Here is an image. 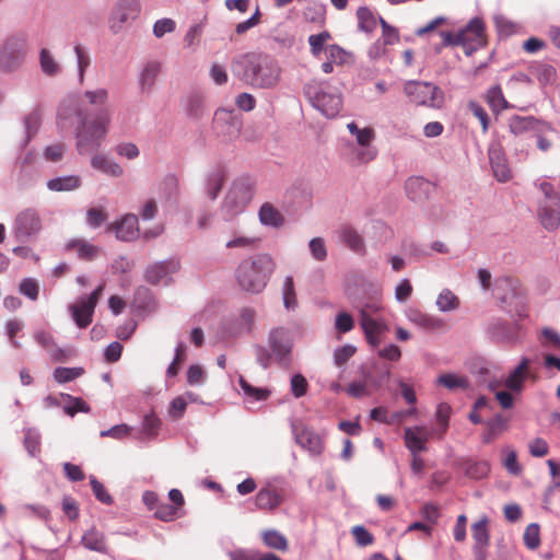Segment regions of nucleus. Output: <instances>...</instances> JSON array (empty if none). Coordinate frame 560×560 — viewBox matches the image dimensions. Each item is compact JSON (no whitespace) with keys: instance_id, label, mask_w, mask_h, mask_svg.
<instances>
[{"instance_id":"obj_36","label":"nucleus","mask_w":560,"mask_h":560,"mask_svg":"<svg viewBox=\"0 0 560 560\" xmlns=\"http://www.w3.org/2000/svg\"><path fill=\"white\" fill-rule=\"evenodd\" d=\"M73 51L77 59L78 80L82 84L85 78V71L91 65V57L86 47L80 43H75Z\"/></svg>"},{"instance_id":"obj_59","label":"nucleus","mask_w":560,"mask_h":560,"mask_svg":"<svg viewBox=\"0 0 560 560\" xmlns=\"http://www.w3.org/2000/svg\"><path fill=\"white\" fill-rule=\"evenodd\" d=\"M360 326L364 335L383 334L386 330V325L374 317L360 318Z\"/></svg>"},{"instance_id":"obj_14","label":"nucleus","mask_w":560,"mask_h":560,"mask_svg":"<svg viewBox=\"0 0 560 560\" xmlns=\"http://www.w3.org/2000/svg\"><path fill=\"white\" fill-rule=\"evenodd\" d=\"M179 268V260L168 258L150 265L145 270L144 277L150 284H167L171 280V275L177 272Z\"/></svg>"},{"instance_id":"obj_26","label":"nucleus","mask_w":560,"mask_h":560,"mask_svg":"<svg viewBox=\"0 0 560 560\" xmlns=\"http://www.w3.org/2000/svg\"><path fill=\"white\" fill-rule=\"evenodd\" d=\"M530 364V360L526 357H523L518 363V365L509 374L505 380V386L515 393H520L524 388V380L528 374V366Z\"/></svg>"},{"instance_id":"obj_53","label":"nucleus","mask_w":560,"mask_h":560,"mask_svg":"<svg viewBox=\"0 0 560 560\" xmlns=\"http://www.w3.org/2000/svg\"><path fill=\"white\" fill-rule=\"evenodd\" d=\"M370 382L363 376V381H353L351 382L347 388L346 393L353 398L360 399L363 397H368L371 395Z\"/></svg>"},{"instance_id":"obj_45","label":"nucleus","mask_w":560,"mask_h":560,"mask_svg":"<svg viewBox=\"0 0 560 560\" xmlns=\"http://www.w3.org/2000/svg\"><path fill=\"white\" fill-rule=\"evenodd\" d=\"M264 544L272 549L284 551L288 549L287 538L276 529H268L262 533Z\"/></svg>"},{"instance_id":"obj_1","label":"nucleus","mask_w":560,"mask_h":560,"mask_svg":"<svg viewBox=\"0 0 560 560\" xmlns=\"http://www.w3.org/2000/svg\"><path fill=\"white\" fill-rule=\"evenodd\" d=\"M233 73L254 89H272L279 80L281 69L275 57L265 52H247L232 63Z\"/></svg>"},{"instance_id":"obj_35","label":"nucleus","mask_w":560,"mask_h":560,"mask_svg":"<svg viewBox=\"0 0 560 560\" xmlns=\"http://www.w3.org/2000/svg\"><path fill=\"white\" fill-rule=\"evenodd\" d=\"M489 518L483 515L471 525V534L475 540L474 546H489L490 544V533L488 529Z\"/></svg>"},{"instance_id":"obj_2","label":"nucleus","mask_w":560,"mask_h":560,"mask_svg":"<svg viewBox=\"0 0 560 560\" xmlns=\"http://www.w3.org/2000/svg\"><path fill=\"white\" fill-rule=\"evenodd\" d=\"M276 262L271 255L257 253L243 259L235 269V279L242 291L258 294L265 290Z\"/></svg>"},{"instance_id":"obj_25","label":"nucleus","mask_w":560,"mask_h":560,"mask_svg":"<svg viewBox=\"0 0 560 560\" xmlns=\"http://www.w3.org/2000/svg\"><path fill=\"white\" fill-rule=\"evenodd\" d=\"M405 189L410 200L422 201L428 198L431 190V183L423 177L413 176L406 180Z\"/></svg>"},{"instance_id":"obj_24","label":"nucleus","mask_w":560,"mask_h":560,"mask_svg":"<svg viewBox=\"0 0 560 560\" xmlns=\"http://www.w3.org/2000/svg\"><path fill=\"white\" fill-rule=\"evenodd\" d=\"M34 338L38 345H40L43 348L49 351L50 357L54 361L63 362L68 359L69 351L57 347L54 337L50 332L39 330L35 332Z\"/></svg>"},{"instance_id":"obj_12","label":"nucleus","mask_w":560,"mask_h":560,"mask_svg":"<svg viewBox=\"0 0 560 560\" xmlns=\"http://www.w3.org/2000/svg\"><path fill=\"white\" fill-rule=\"evenodd\" d=\"M294 441L311 455L318 456L324 452V441L318 433L300 420L291 421Z\"/></svg>"},{"instance_id":"obj_43","label":"nucleus","mask_w":560,"mask_h":560,"mask_svg":"<svg viewBox=\"0 0 560 560\" xmlns=\"http://www.w3.org/2000/svg\"><path fill=\"white\" fill-rule=\"evenodd\" d=\"M228 125V133H236L240 131L241 122L233 115L232 112H228L225 109L218 110L214 116V125L215 128H219L221 125Z\"/></svg>"},{"instance_id":"obj_17","label":"nucleus","mask_w":560,"mask_h":560,"mask_svg":"<svg viewBox=\"0 0 560 560\" xmlns=\"http://www.w3.org/2000/svg\"><path fill=\"white\" fill-rule=\"evenodd\" d=\"M537 215L547 231H556L560 225V198L552 202H539Z\"/></svg>"},{"instance_id":"obj_60","label":"nucleus","mask_w":560,"mask_h":560,"mask_svg":"<svg viewBox=\"0 0 560 560\" xmlns=\"http://www.w3.org/2000/svg\"><path fill=\"white\" fill-rule=\"evenodd\" d=\"M451 407L447 404H440L436 408L435 418L440 425L439 438H442L448 428Z\"/></svg>"},{"instance_id":"obj_39","label":"nucleus","mask_w":560,"mask_h":560,"mask_svg":"<svg viewBox=\"0 0 560 560\" xmlns=\"http://www.w3.org/2000/svg\"><path fill=\"white\" fill-rule=\"evenodd\" d=\"M86 304L80 299L78 303L71 304L69 311L79 328H86L92 323L93 315L88 316Z\"/></svg>"},{"instance_id":"obj_29","label":"nucleus","mask_w":560,"mask_h":560,"mask_svg":"<svg viewBox=\"0 0 560 560\" xmlns=\"http://www.w3.org/2000/svg\"><path fill=\"white\" fill-rule=\"evenodd\" d=\"M91 166L112 177H120L124 174V168L113 159L104 154H95L91 159Z\"/></svg>"},{"instance_id":"obj_19","label":"nucleus","mask_w":560,"mask_h":560,"mask_svg":"<svg viewBox=\"0 0 560 560\" xmlns=\"http://www.w3.org/2000/svg\"><path fill=\"white\" fill-rule=\"evenodd\" d=\"M161 68V62L156 60H149L144 63L138 77L139 89L142 94H150L153 91Z\"/></svg>"},{"instance_id":"obj_20","label":"nucleus","mask_w":560,"mask_h":560,"mask_svg":"<svg viewBox=\"0 0 560 560\" xmlns=\"http://www.w3.org/2000/svg\"><path fill=\"white\" fill-rule=\"evenodd\" d=\"M429 440L428 434L424 432L423 427L405 428L404 441L406 447L409 450L411 455H418L421 452L427 451V442Z\"/></svg>"},{"instance_id":"obj_9","label":"nucleus","mask_w":560,"mask_h":560,"mask_svg":"<svg viewBox=\"0 0 560 560\" xmlns=\"http://www.w3.org/2000/svg\"><path fill=\"white\" fill-rule=\"evenodd\" d=\"M404 92L417 105L441 108L444 104V92L431 82L409 81Z\"/></svg>"},{"instance_id":"obj_13","label":"nucleus","mask_w":560,"mask_h":560,"mask_svg":"<svg viewBox=\"0 0 560 560\" xmlns=\"http://www.w3.org/2000/svg\"><path fill=\"white\" fill-rule=\"evenodd\" d=\"M140 10L139 0H117L109 16V30L117 34L128 20H135L139 15Z\"/></svg>"},{"instance_id":"obj_10","label":"nucleus","mask_w":560,"mask_h":560,"mask_svg":"<svg viewBox=\"0 0 560 560\" xmlns=\"http://www.w3.org/2000/svg\"><path fill=\"white\" fill-rule=\"evenodd\" d=\"M256 311L252 307H242L237 316L229 317L222 323V334L225 337L238 338L253 331Z\"/></svg>"},{"instance_id":"obj_21","label":"nucleus","mask_w":560,"mask_h":560,"mask_svg":"<svg viewBox=\"0 0 560 560\" xmlns=\"http://www.w3.org/2000/svg\"><path fill=\"white\" fill-rule=\"evenodd\" d=\"M407 318L424 331H435L444 327L442 318L425 314L417 308H410L407 312Z\"/></svg>"},{"instance_id":"obj_41","label":"nucleus","mask_w":560,"mask_h":560,"mask_svg":"<svg viewBox=\"0 0 560 560\" xmlns=\"http://www.w3.org/2000/svg\"><path fill=\"white\" fill-rule=\"evenodd\" d=\"M487 101L493 112L499 113L511 107L510 103L505 100L500 85H494L488 90Z\"/></svg>"},{"instance_id":"obj_61","label":"nucleus","mask_w":560,"mask_h":560,"mask_svg":"<svg viewBox=\"0 0 560 560\" xmlns=\"http://www.w3.org/2000/svg\"><path fill=\"white\" fill-rule=\"evenodd\" d=\"M440 36L443 39V46H463L467 47V39H465V32L460 30L454 34L450 31L440 32Z\"/></svg>"},{"instance_id":"obj_51","label":"nucleus","mask_w":560,"mask_h":560,"mask_svg":"<svg viewBox=\"0 0 560 560\" xmlns=\"http://www.w3.org/2000/svg\"><path fill=\"white\" fill-rule=\"evenodd\" d=\"M460 32H465V39H467V37H471L478 45H480L485 32V23L481 19L474 18L464 28L460 30Z\"/></svg>"},{"instance_id":"obj_64","label":"nucleus","mask_w":560,"mask_h":560,"mask_svg":"<svg viewBox=\"0 0 560 560\" xmlns=\"http://www.w3.org/2000/svg\"><path fill=\"white\" fill-rule=\"evenodd\" d=\"M536 74L538 81L546 85L550 84L556 80V69L551 65L541 63L536 67Z\"/></svg>"},{"instance_id":"obj_58","label":"nucleus","mask_w":560,"mask_h":560,"mask_svg":"<svg viewBox=\"0 0 560 560\" xmlns=\"http://www.w3.org/2000/svg\"><path fill=\"white\" fill-rule=\"evenodd\" d=\"M523 539L528 549H536L540 545L539 525L536 523L529 524L524 532Z\"/></svg>"},{"instance_id":"obj_31","label":"nucleus","mask_w":560,"mask_h":560,"mask_svg":"<svg viewBox=\"0 0 560 560\" xmlns=\"http://www.w3.org/2000/svg\"><path fill=\"white\" fill-rule=\"evenodd\" d=\"M81 185L82 179L79 175L58 176L46 183L47 189L56 192L73 191L80 188Z\"/></svg>"},{"instance_id":"obj_34","label":"nucleus","mask_w":560,"mask_h":560,"mask_svg":"<svg viewBox=\"0 0 560 560\" xmlns=\"http://www.w3.org/2000/svg\"><path fill=\"white\" fill-rule=\"evenodd\" d=\"M390 373V366L387 364H374L373 372L362 370L363 376L369 380L373 389H378L385 383H387L389 381Z\"/></svg>"},{"instance_id":"obj_46","label":"nucleus","mask_w":560,"mask_h":560,"mask_svg":"<svg viewBox=\"0 0 560 560\" xmlns=\"http://www.w3.org/2000/svg\"><path fill=\"white\" fill-rule=\"evenodd\" d=\"M84 373L83 368H65L58 366L54 370V380L59 384L69 383L80 377Z\"/></svg>"},{"instance_id":"obj_11","label":"nucleus","mask_w":560,"mask_h":560,"mask_svg":"<svg viewBox=\"0 0 560 560\" xmlns=\"http://www.w3.org/2000/svg\"><path fill=\"white\" fill-rule=\"evenodd\" d=\"M42 229V220L37 210L27 208L21 211L13 224V233L19 242H27Z\"/></svg>"},{"instance_id":"obj_56","label":"nucleus","mask_w":560,"mask_h":560,"mask_svg":"<svg viewBox=\"0 0 560 560\" xmlns=\"http://www.w3.org/2000/svg\"><path fill=\"white\" fill-rule=\"evenodd\" d=\"M258 238L249 237L245 235H234L231 240L225 243L226 248H243L253 249L257 246Z\"/></svg>"},{"instance_id":"obj_55","label":"nucleus","mask_w":560,"mask_h":560,"mask_svg":"<svg viewBox=\"0 0 560 560\" xmlns=\"http://www.w3.org/2000/svg\"><path fill=\"white\" fill-rule=\"evenodd\" d=\"M327 59H330L336 65H345L352 58L351 52L345 50L337 44L328 45L326 47Z\"/></svg>"},{"instance_id":"obj_16","label":"nucleus","mask_w":560,"mask_h":560,"mask_svg":"<svg viewBox=\"0 0 560 560\" xmlns=\"http://www.w3.org/2000/svg\"><path fill=\"white\" fill-rule=\"evenodd\" d=\"M488 156L497 180L500 183L509 182L512 178V172L508 165L503 148L498 143L491 144L488 150Z\"/></svg>"},{"instance_id":"obj_5","label":"nucleus","mask_w":560,"mask_h":560,"mask_svg":"<svg viewBox=\"0 0 560 560\" xmlns=\"http://www.w3.org/2000/svg\"><path fill=\"white\" fill-rule=\"evenodd\" d=\"M494 290L499 307L514 320L528 316L527 300L518 280L502 276L495 279Z\"/></svg>"},{"instance_id":"obj_49","label":"nucleus","mask_w":560,"mask_h":560,"mask_svg":"<svg viewBox=\"0 0 560 560\" xmlns=\"http://www.w3.org/2000/svg\"><path fill=\"white\" fill-rule=\"evenodd\" d=\"M238 384L247 398L253 399L254 401L266 400L270 395V392L265 388L254 387L243 376H240Z\"/></svg>"},{"instance_id":"obj_15","label":"nucleus","mask_w":560,"mask_h":560,"mask_svg":"<svg viewBox=\"0 0 560 560\" xmlns=\"http://www.w3.org/2000/svg\"><path fill=\"white\" fill-rule=\"evenodd\" d=\"M521 326L517 323L509 324L501 318H493L486 328L488 337L494 342L514 343L518 340Z\"/></svg>"},{"instance_id":"obj_8","label":"nucleus","mask_w":560,"mask_h":560,"mask_svg":"<svg viewBox=\"0 0 560 560\" xmlns=\"http://www.w3.org/2000/svg\"><path fill=\"white\" fill-rule=\"evenodd\" d=\"M27 42L23 35H12L0 47V72L12 73L24 63Z\"/></svg>"},{"instance_id":"obj_22","label":"nucleus","mask_w":560,"mask_h":560,"mask_svg":"<svg viewBox=\"0 0 560 560\" xmlns=\"http://www.w3.org/2000/svg\"><path fill=\"white\" fill-rule=\"evenodd\" d=\"M544 122L534 116L514 115L509 119L510 131L515 136H521L529 131L540 132Z\"/></svg>"},{"instance_id":"obj_37","label":"nucleus","mask_w":560,"mask_h":560,"mask_svg":"<svg viewBox=\"0 0 560 560\" xmlns=\"http://www.w3.org/2000/svg\"><path fill=\"white\" fill-rule=\"evenodd\" d=\"M60 397L67 400L62 409L69 417H74L78 412L89 413L91 410L90 406L81 397H74L66 393H60Z\"/></svg>"},{"instance_id":"obj_4","label":"nucleus","mask_w":560,"mask_h":560,"mask_svg":"<svg viewBox=\"0 0 560 560\" xmlns=\"http://www.w3.org/2000/svg\"><path fill=\"white\" fill-rule=\"evenodd\" d=\"M268 347L254 345L253 349L256 362L267 370L272 361L277 362L281 368L288 369L292 362L293 340L290 332L283 327H277L270 330L268 336Z\"/></svg>"},{"instance_id":"obj_3","label":"nucleus","mask_w":560,"mask_h":560,"mask_svg":"<svg viewBox=\"0 0 560 560\" xmlns=\"http://www.w3.org/2000/svg\"><path fill=\"white\" fill-rule=\"evenodd\" d=\"M78 126L75 128V147L81 155L96 152L107 133L112 120L110 112L107 108L97 110L95 118L89 120L86 115L77 110Z\"/></svg>"},{"instance_id":"obj_38","label":"nucleus","mask_w":560,"mask_h":560,"mask_svg":"<svg viewBox=\"0 0 560 560\" xmlns=\"http://www.w3.org/2000/svg\"><path fill=\"white\" fill-rule=\"evenodd\" d=\"M25 138L22 147L25 148L32 139L37 135L40 127V115L38 110L31 112L23 120Z\"/></svg>"},{"instance_id":"obj_47","label":"nucleus","mask_w":560,"mask_h":560,"mask_svg":"<svg viewBox=\"0 0 560 560\" xmlns=\"http://www.w3.org/2000/svg\"><path fill=\"white\" fill-rule=\"evenodd\" d=\"M283 305L287 310L294 311L298 307V300L294 290V282L291 276H287L282 287Z\"/></svg>"},{"instance_id":"obj_57","label":"nucleus","mask_w":560,"mask_h":560,"mask_svg":"<svg viewBox=\"0 0 560 560\" xmlns=\"http://www.w3.org/2000/svg\"><path fill=\"white\" fill-rule=\"evenodd\" d=\"M90 485L93 491V494L95 498L104 504L110 505L113 504L114 500L113 497L106 491L104 485L96 479L95 476H90Z\"/></svg>"},{"instance_id":"obj_52","label":"nucleus","mask_w":560,"mask_h":560,"mask_svg":"<svg viewBox=\"0 0 560 560\" xmlns=\"http://www.w3.org/2000/svg\"><path fill=\"white\" fill-rule=\"evenodd\" d=\"M331 39V34L328 31H323L318 34H313L308 36V45L311 48V52L314 57H318L320 52L326 50V42Z\"/></svg>"},{"instance_id":"obj_40","label":"nucleus","mask_w":560,"mask_h":560,"mask_svg":"<svg viewBox=\"0 0 560 560\" xmlns=\"http://www.w3.org/2000/svg\"><path fill=\"white\" fill-rule=\"evenodd\" d=\"M358 27L361 32L371 33L375 30L378 22L373 12L366 7H360L357 11Z\"/></svg>"},{"instance_id":"obj_48","label":"nucleus","mask_w":560,"mask_h":560,"mask_svg":"<svg viewBox=\"0 0 560 560\" xmlns=\"http://www.w3.org/2000/svg\"><path fill=\"white\" fill-rule=\"evenodd\" d=\"M436 382L439 385H442L448 389H467L469 387V382L467 377L457 376L456 374L453 373L440 375Z\"/></svg>"},{"instance_id":"obj_33","label":"nucleus","mask_w":560,"mask_h":560,"mask_svg":"<svg viewBox=\"0 0 560 560\" xmlns=\"http://www.w3.org/2000/svg\"><path fill=\"white\" fill-rule=\"evenodd\" d=\"M81 544L84 548L96 551L100 553H107L108 548L106 546L105 535L97 530L95 527H92L81 538Z\"/></svg>"},{"instance_id":"obj_28","label":"nucleus","mask_w":560,"mask_h":560,"mask_svg":"<svg viewBox=\"0 0 560 560\" xmlns=\"http://www.w3.org/2000/svg\"><path fill=\"white\" fill-rule=\"evenodd\" d=\"M338 234L343 244L347 245L352 252L363 254L365 252V244L363 237L351 225H342L338 230Z\"/></svg>"},{"instance_id":"obj_62","label":"nucleus","mask_w":560,"mask_h":560,"mask_svg":"<svg viewBox=\"0 0 560 560\" xmlns=\"http://www.w3.org/2000/svg\"><path fill=\"white\" fill-rule=\"evenodd\" d=\"M176 506L163 501H160L159 505L154 510V516L163 522L173 521L176 516Z\"/></svg>"},{"instance_id":"obj_7","label":"nucleus","mask_w":560,"mask_h":560,"mask_svg":"<svg viewBox=\"0 0 560 560\" xmlns=\"http://www.w3.org/2000/svg\"><path fill=\"white\" fill-rule=\"evenodd\" d=\"M304 94L310 100L313 107L319 110L325 117H336L342 106L341 94L324 84H306Z\"/></svg>"},{"instance_id":"obj_27","label":"nucleus","mask_w":560,"mask_h":560,"mask_svg":"<svg viewBox=\"0 0 560 560\" xmlns=\"http://www.w3.org/2000/svg\"><path fill=\"white\" fill-rule=\"evenodd\" d=\"M225 173L223 168L217 166L208 172L205 178V191L211 199L215 200L224 185Z\"/></svg>"},{"instance_id":"obj_50","label":"nucleus","mask_w":560,"mask_h":560,"mask_svg":"<svg viewBox=\"0 0 560 560\" xmlns=\"http://www.w3.org/2000/svg\"><path fill=\"white\" fill-rule=\"evenodd\" d=\"M39 63L42 71L49 77L56 75L60 72L59 63L55 60L49 50L45 48L39 52Z\"/></svg>"},{"instance_id":"obj_6","label":"nucleus","mask_w":560,"mask_h":560,"mask_svg":"<svg viewBox=\"0 0 560 560\" xmlns=\"http://www.w3.org/2000/svg\"><path fill=\"white\" fill-rule=\"evenodd\" d=\"M253 194L254 186L248 178L234 179L220 208L222 219L230 222L244 212L253 198Z\"/></svg>"},{"instance_id":"obj_23","label":"nucleus","mask_w":560,"mask_h":560,"mask_svg":"<svg viewBox=\"0 0 560 560\" xmlns=\"http://www.w3.org/2000/svg\"><path fill=\"white\" fill-rule=\"evenodd\" d=\"M283 502V498L277 489L269 487L261 488L255 497L257 509L265 511H275Z\"/></svg>"},{"instance_id":"obj_32","label":"nucleus","mask_w":560,"mask_h":560,"mask_svg":"<svg viewBox=\"0 0 560 560\" xmlns=\"http://www.w3.org/2000/svg\"><path fill=\"white\" fill-rule=\"evenodd\" d=\"M259 222L264 226L279 229L284 223L283 214L271 203L265 202L258 211Z\"/></svg>"},{"instance_id":"obj_30","label":"nucleus","mask_w":560,"mask_h":560,"mask_svg":"<svg viewBox=\"0 0 560 560\" xmlns=\"http://www.w3.org/2000/svg\"><path fill=\"white\" fill-rule=\"evenodd\" d=\"M161 424V419L154 412L145 415L142 420L141 429L136 432L135 439L138 441H147L156 438Z\"/></svg>"},{"instance_id":"obj_44","label":"nucleus","mask_w":560,"mask_h":560,"mask_svg":"<svg viewBox=\"0 0 560 560\" xmlns=\"http://www.w3.org/2000/svg\"><path fill=\"white\" fill-rule=\"evenodd\" d=\"M463 468H464L465 475L472 479H482L490 471V466L486 460H480V462L467 460L464 463Z\"/></svg>"},{"instance_id":"obj_54","label":"nucleus","mask_w":560,"mask_h":560,"mask_svg":"<svg viewBox=\"0 0 560 560\" xmlns=\"http://www.w3.org/2000/svg\"><path fill=\"white\" fill-rule=\"evenodd\" d=\"M24 446L31 456H35L39 452L40 433L35 428H28L24 434Z\"/></svg>"},{"instance_id":"obj_63","label":"nucleus","mask_w":560,"mask_h":560,"mask_svg":"<svg viewBox=\"0 0 560 560\" xmlns=\"http://www.w3.org/2000/svg\"><path fill=\"white\" fill-rule=\"evenodd\" d=\"M38 176L36 167L20 166L18 175V183L21 187H28L33 185Z\"/></svg>"},{"instance_id":"obj_18","label":"nucleus","mask_w":560,"mask_h":560,"mask_svg":"<svg viewBox=\"0 0 560 560\" xmlns=\"http://www.w3.org/2000/svg\"><path fill=\"white\" fill-rule=\"evenodd\" d=\"M115 232L118 240L122 242H131L139 237L138 218L135 214H126L120 220L109 226Z\"/></svg>"},{"instance_id":"obj_42","label":"nucleus","mask_w":560,"mask_h":560,"mask_svg":"<svg viewBox=\"0 0 560 560\" xmlns=\"http://www.w3.org/2000/svg\"><path fill=\"white\" fill-rule=\"evenodd\" d=\"M435 304L440 312L447 313L458 308L459 299L450 289H443Z\"/></svg>"}]
</instances>
